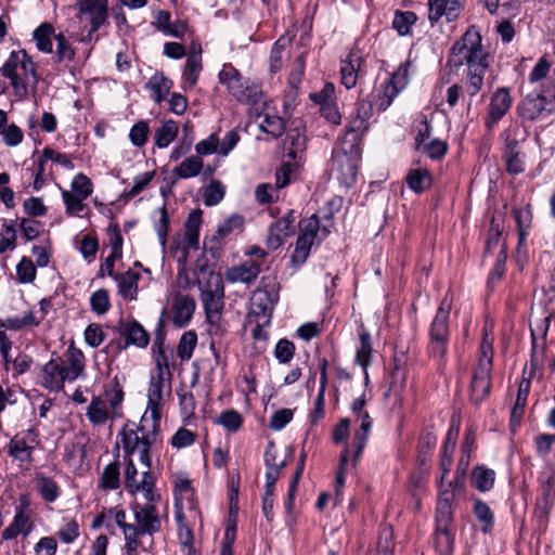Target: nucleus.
Segmentation results:
<instances>
[{
  "instance_id": "f257e3e1",
  "label": "nucleus",
  "mask_w": 555,
  "mask_h": 555,
  "mask_svg": "<svg viewBox=\"0 0 555 555\" xmlns=\"http://www.w3.org/2000/svg\"><path fill=\"white\" fill-rule=\"evenodd\" d=\"M371 116L372 104L361 102L346 126L340 145L333 151L332 171L345 188H350L356 182L362 155L361 141L369 129Z\"/></svg>"
},
{
  "instance_id": "f03ea898",
  "label": "nucleus",
  "mask_w": 555,
  "mask_h": 555,
  "mask_svg": "<svg viewBox=\"0 0 555 555\" xmlns=\"http://www.w3.org/2000/svg\"><path fill=\"white\" fill-rule=\"evenodd\" d=\"M160 421L152 415H142L139 424L127 422L119 433L122 450L126 455L138 454L141 464L151 469V454L159 441Z\"/></svg>"
},
{
  "instance_id": "7ed1b4c3",
  "label": "nucleus",
  "mask_w": 555,
  "mask_h": 555,
  "mask_svg": "<svg viewBox=\"0 0 555 555\" xmlns=\"http://www.w3.org/2000/svg\"><path fill=\"white\" fill-rule=\"evenodd\" d=\"M124 390L117 385L102 396H93L86 410V416L93 427L112 424L124 416Z\"/></svg>"
},
{
  "instance_id": "20e7f679",
  "label": "nucleus",
  "mask_w": 555,
  "mask_h": 555,
  "mask_svg": "<svg viewBox=\"0 0 555 555\" xmlns=\"http://www.w3.org/2000/svg\"><path fill=\"white\" fill-rule=\"evenodd\" d=\"M488 57L489 54L482 47L479 31L468 28L451 48L448 64L452 67H461L464 64L467 67H475L488 64Z\"/></svg>"
},
{
  "instance_id": "39448f33",
  "label": "nucleus",
  "mask_w": 555,
  "mask_h": 555,
  "mask_svg": "<svg viewBox=\"0 0 555 555\" xmlns=\"http://www.w3.org/2000/svg\"><path fill=\"white\" fill-rule=\"evenodd\" d=\"M219 82L238 102L250 106L262 102L263 93L257 81L245 78L232 64H224L218 75Z\"/></svg>"
},
{
  "instance_id": "423d86ee",
  "label": "nucleus",
  "mask_w": 555,
  "mask_h": 555,
  "mask_svg": "<svg viewBox=\"0 0 555 555\" xmlns=\"http://www.w3.org/2000/svg\"><path fill=\"white\" fill-rule=\"evenodd\" d=\"M0 73L10 80L13 93L18 99H24L28 93L27 79L31 76L37 80L36 66L25 50L12 51Z\"/></svg>"
},
{
  "instance_id": "0eeeda50",
  "label": "nucleus",
  "mask_w": 555,
  "mask_h": 555,
  "mask_svg": "<svg viewBox=\"0 0 555 555\" xmlns=\"http://www.w3.org/2000/svg\"><path fill=\"white\" fill-rule=\"evenodd\" d=\"M451 311V300L448 299V296H446L437 312L431 321L429 328H428V346L427 351L428 354L434 358L438 363H441L444 361L447 352H448V345H449V315Z\"/></svg>"
},
{
  "instance_id": "6e6552de",
  "label": "nucleus",
  "mask_w": 555,
  "mask_h": 555,
  "mask_svg": "<svg viewBox=\"0 0 555 555\" xmlns=\"http://www.w3.org/2000/svg\"><path fill=\"white\" fill-rule=\"evenodd\" d=\"M492 359V339H488V335H486L480 345V357L477 366L473 371L469 386L470 398L475 403H480L490 393Z\"/></svg>"
},
{
  "instance_id": "1a4fd4ad",
  "label": "nucleus",
  "mask_w": 555,
  "mask_h": 555,
  "mask_svg": "<svg viewBox=\"0 0 555 555\" xmlns=\"http://www.w3.org/2000/svg\"><path fill=\"white\" fill-rule=\"evenodd\" d=\"M442 500L437 503L435 548L439 555H452L454 537L450 531L452 525V495L449 492L442 494Z\"/></svg>"
},
{
  "instance_id": "9d476101",
  "label": "nucleus",
  "mask_w": 555,
  "mask_h": 555,
  "mask_svg": "<svg viewBox=\"0 0 555 555\" xmlns=\"http://www.w3.org/2000/svg\"><path fill=\"white\" fill-rule=\"evenodd\" d=\"M160 495L154 492L153 500L145 499L144 504L134 503L132 505L134 516V542H140L143 535H153L160 531L162 520L156 503Z\"/></svg>"
},
{
  "instance_id": "9b49d317",
  "label": "nucleus",
  "mask_w": 555,
  "mask_h": 555,
  "mask_svg": "<svg viewBox=\"0 0 555 555\" xmlns=\"http://www.w3.org/2000/svg\"><path fill=\"white\" fill-rule=\"evenodd\" d=\"M202 210H192L184 224V235L182 238H175L170 251L180 266H184L191 249L199 247V229L202 224Z\"/></svg>"
},
{
  "instance_id": "f8f14e48",
  "label": "nucleus",
  "mask_w": 555,
  "mask_h": 555,
  "mask_svg": "<svg viewBox=\"0 0 555 555\" xmlns=\"http://www.w3.org/2000/svg\"><path fill=\"white\" fill-rule=\"evenodd\" d=\"M224 287L222 278L217 273H209L204 284L201 283V299L206 318L211 325L220 320V311L223 307Z\"/></svg>"
},
{
  "instance_id": "ddd939ff",
  "label": "nucleus",
  "mask_w": 555,
  "mask_h": 555,
  "mask_svg": "<svg viewBox=\"0 0 555 555\" xmlns=\"http://www.w3.org/2000/svg\"><path fill=\"white\" fill-rule=\"evenodd\" d=\"M76 18L82 29L98 31L108 23V0H78Z\"/></svg>"
},
{
  "instance_id": "4468645a",
  "label": "nucleus",
  "mask_w": 555,
  "mask_h": 555,
  "mask_svg": "<svg viewBox=\"0 0 555 555\" xmlns=\"http://www.w3.org/2000/svg\"><path fill=\"white\" fill-rule=\"evenodd\" d=\"M93 192L92 181L85 175L78 173L70 183V190H62L65 212L68 216H79L86 208L83 203Z\"/></svg>"
},
{
  "instance_id": "2eb2a0df",
  "label": "nucleus",
  "mask_w": 555,
  "mask_h": 555,
  "mask_svg": "<svg viewBox=\"0 0 555 555\" xmlns=\"http://www.w3.org/2000/svg\"><path fill=\"white\" fill-rule=\"evenodd\" d=\"M319 230L320 222L315 215L300 222L299 235L296 242L295 250L291 257L293 264L298 267L306 262L311 247L315 242Z\"/></svg>"
},
{
  "instance_id": "dca6fc26",
  "label": "nucleus",
  "mask_w": 555,
  "mask_h": 555,
  "mask_svg": "<svg viewBox=\"0 0 555 555\" xmlns=\"http://www.w3.org/2000/svg\"><path fill=\"white\" fill-rule=\"evenodd\" d=\"M365 406V397L361 396L354 399L351 403V412L356 416V422L360 424L359 429L354 433L352 440L353 449V461L357 463L361 457L364 448L366 447L370 430L372 428L373 421L369 415Z\"/></svg>"
},
{
  "instance_id": "f3484780",
  "label": "nucleus",
  "mask_w": 555,
  "mask_h": 555,
  "mask_svg": "<svg viewBox=\"0 0 555 555\" xmlns=\"http://www.w3.org/2000/svg\"><path fill=\"white\" fill-rule=\"evenodd\" d=\"M172 376L151 374L147 389V408L143 415H153L160 421V409L166 397L171 395Z\"/></svg>"
},
{
  "instance_id": "a211bd4d",
  "label": "nucleus",
  "mask_w": 555,
  "mask_h": 555,
  "mask_svg": "<svg viewBox=\"0 0 555 555\" xmlns=\"http://www.w3.org/2000/svg\"><path fill=\"white\" fill-rule=\"evenodd\" d=\"M195 307V300L190 295L176 292L171 296L170 307L168 310H164L162 315H166L168 321L181 328L191 322Z\"/></svg>"
},
{
  "instance_id": "6ab92c4d",
  "label": "nucleus",
  "mask_w": 555,
  "mask_h": 555,
  "mask_svg": "<svg viewBox=\"0 0 555 555\" xmlns=\"http://www.w3.org/2000/svg\"><path fill=\"white\" fill-rule=\"evenodd\" d=\"M154 478L146 468L142 473V478L138 480V469L132 459H129L125 469V488L130 494L141 493L144 499L153 500L154 498Z\"/></svg>"
},
{
  "instance_id": "aec40b11",
  "label": "nucleus",
  "mask_w": 555,
  "mask_h": 555,
  "mask_svg": "<svg viewBox=\"0 0 555 555\" xmlns=\"http://www.w3.org/2000/svg\"><path fill=\"white\" fill-rule=\"evenodd\" d=\"M175 485V516L181 518V512L186 507L196 512L195 491L191 479L185 474H177L173 477Z\"/></svg>"
},
{
  "instance_id": "412c9836",
  "label": "nucleus",
  "mask_w": 555,
  "mask_h": 555,
  "mask_svg": "<svg viewBox=\"0 0 555 555\" xmlns=\"http://www.w3.org/2000/svg\"><path fill=\"white\" fill-rule=\"evenodd\" d=\"M466 0H428V18L431 24L439 22L443 16L452 22L460 16Z\"/></svg>"
},
{
  "instance_id": "4be33fe9",
  "label": "nucleus",
  "mask_w": 555,
  "mask_h": 555,
  "mask_svg": "<svg viewBox=\"0 0 555 555\" xmlns=\"http://www.w3.org/2000/svg\"><path fill=\"white\" fill-rule=\"evenodd\" d=\"M67 377L64 376L63 359L52 358L41 371L40 385L50 391H60L64 388Z\"/></svg>"
},
{
  "instance_id": "5701e85b",
  "label": "nucleus",
  "mask_w": 555,
  "mask_h": 555,
  "mask_svg": "<svg viewBox=\"0 0 555 555\" xmlns=\"http://www.w3.org/2000/svg\"><path fill=\"white\" fill-rule=\"evenodd\" d=\"M294 222L295 217L293 211H291L286 216L272 223L269 228V233L266 241L267 247L271 250H275L281 247L285 240L295 232Z\"/></svg>"
},
{
  "instance_id": "b1692460",
  "label": "nucleus",
  "mask_w": 555,
  "mask_h": 555,
  "mask_svg": "<svg viewBox=\"0 0 555 555\" xmlns=\"http://www.w3.org/2000/svg\"><path fill=\"white\" fill-rule=\"evenodd\" d=\"M539 483L542 496L537 503V513L540 517H546L552 508V502L555 494V473L552 467H545L539 475Z\"/></svg>"
},
{
  "instance_id": "393cba45",
  "label": "nucleus",
  "mask_w": 555,
  "mask_h": 555,
  "mask_svg": "<svg viewBox=\"0 0 555 555\" xmlns=\"http://www.w3.org/2000/svg\"><path fill=\"white\" fill-rule=\"evenodd\" d=\"M118 333L125 338V348L133 345L145 348L150 341V335L145 328L134 319L121 320L118 323Z\"/></svg>"
},
{
  "instance_id": "a878e982",
  "label": "nucleus",
  "mask_w": 555,
  "mask_h": 555,
  "mask_svg": "<svg viewBox=\"0 0 555 555\" xmlns=\"http://www.w3.org/2000/svg\"><path fill=\"white\" fill-rule=\"evenodd\" d=\"M512 98L506 88H499L491 96L486 125L492 128L511 108Z\"/></svg>"
},
{
  "instance_id": "bb28decb",
  "label": "nucleus",
  "mask_w": 555,
  "mask_h": 555,
  "mask_svg": "<svg viewBox=\"0 0 555 555\" xmlns=\"http://www.w3.org/2000/svg\"><path fill=\"white\" fill-rule=\"evenodd\" d=\"M263 107L261 111L258 109V105L253 106L251 112L255 116V122L259 128L272 137H279L284 130L283 119L279 116L269 112V106L266 102H261Z\"/></svg>"
},
{
  "instance_id": "cd10ccee",
  "label": "nucleus",
  "mask_w": 555,
  "mask_h": 555,
  "mask_svg": "<svg viewBox=\"0 0 555 555\" xmlns=\"http://www.w3.org/2000/svg\"><path fill=\"white\" fill-rule=\"evenodd\" d=\"M260 264L248 259L237 266H233L225 271L228 282L251 284L256 281L260 273Z\"/></svg>"
},
{
  "instance_id": "c85d7f7f",
  "label": "nucleus",
  "mask_w": 555,
  "mask_h": 555,
  "mask_svg": "<svg viewBox=\"0 0 555 555\" xmlns=\"http://www.w3.org/2000/svg\"><path fill=\"white\" fill-rule=\"evenodd\" d=\"M33 528L34 524L25 508L17 506L12 522L2 531V539L9 541L15 539L18 534L28 535Z\"/></svg>"
},
{
  "instance_id": "c756f323",
  "label": "nucleus",
  "mask_w": 555,
  "mask_h": 555,
  "mask_svg": "<svg viewBox=\"0 0 555 555\" xmlns=\"http://www.w3.org/2000/svg\"><path fill=\"white\" fill-rule=\"evenodd\" d=\"M64 376L68 382H74L85 372V356L82 351L73 345L68 347L63 359Z\"/></svg>"
},
{
  "instance_id": "7c9ffc66",
  "label": "nucleus",
  "mask_w": 555,
  "mask_h": 555,
  "mask_svg": "<svg viewBox=\"0 0 555 555\" xmlns=\"http://www.w3.org/2000/svg\"><path fill=\"white\" fill-rule=\"evenodd\" d=\"M521 116L529 120H537L554 113L553 108L539 93L538 95H528L520 106Z\"/></svg>"
},
{
  "instance_id": "2f4dec72",
  "label": "nucleus",
  "mask_w": 555,
  "mask_h": 555,
  "mask_svg": "<svg viewBox=\"0 0 555 555\" xmlns=\"http://www.w3.org/2000/svg\"><path fill=\"white\" fill-rule=\"evenodd\" d=\"M202 69V50L199 47L193 44L191 52L188 54L182 74V79L185 87L193 88L197 83Z\"/></svg>"
},
{
  "instance_id": "473e14b6",
  "label": "nucleus",
  "mask_w": 555,
  "mask_h": 555,
  "mask_svg": "<svg viewBox=\"0 0 555 555\" xmlns=\"http://www.w3.org/2000/svg\"><path fill=\"white\" fill-rule=\"evenodd\" d=\"M306 137L298 130H289L286 133L284 153L291 162L300 164L305 158Z\"/></svg>"
},
{
  "instance_id": "72a5a7b5",
  "label": "nucleus",
  "mask_w": 555,
  "mask_h": 555,
  "mask_svg": "<svg viewBox=\"0 0 555 555\" xmlns=\"http://www.w3.org/2000/svg\"><path fill=\"white\" fill-rule=\"evenodd\" d=\"M141 275L139 272L133 270H127L126 272L118 273L114 278L117 283L118 294L125 300H137L138 298V282Z\"/></svg>"
},
{
  "instance_id": "f704fd0d",
  "label": "nucleus",
  "mask_w": 555,
  "mask_h": 555,
  "mask_svg": "<svg viewBox=\"0 0 555 555\" xmlns=\"http://www.w3.org/2000/svg\"><path fill=\"white\" fill-rule=\"evenodd\" d=\"M363 60L358 51H351L348 56L341 62L340 75L341 83L351 89L357 85L358 73L361 68Z\"/></svg>"
},
{
  "instance_id": "c9c22d12",
  "label": "nucleus",
  "mask_w": 555,
  "mask_h": 555,
  "mask_svg": "<svg viewBox=\"0 0 555 555\" xmlns=\"http://www.w3.org/2000/svg\"><path fill=\"white\" fill-rule=\"evenodd\" d=\"M155 370L152 374L172 376L169 367L171 352L165 348L164 338L157 336L152 348Z\"/></svg>"
},
{
  "instance_id": "e433bc0d",
  "label": "nucleus",
  "mask_w": 555,
  "mask_h": 555,
  "mask_svg": "<svg viewBox=\"0 0 555 555\" xmlns=\"http://www.w3.org/2000/svg\"><path fill=\"white\" fill-rule=\"evenodd\" d=\"M114 518L116 525L122 531L127 555H133L141 544V542H134V524L127 522V515L124 509L116 511Z\"/></svg>"
},
{
  "instance_id": "4c0bfd02",
  "label": "nucleus",
  "mask_w": 555,
  "mask_h": 555,
  "mask_svg": "<svg viewBox=\"0 0 555 555\" xmlns=\"http://www.w3.org/2000/svg\"><path fill=\"white\" fill-rule=\"evenodd\" d=\"M274 302L271 298V294L264 289H257L253 293L250 298V311L256 315H261L269 321Z\"/></svg>"
},
{
  "instance_id": "58836bf2",
  "label": "nucleus",
  "mask_w": 555,
  "mask_h": 555,
  "mask_svg": "<svg viewBox=\"0 0 555 555\" xmlns=\"http://www.w3.org/2000/svg\"><path fill=\"white\" fill-rule=\"evenodd\" d=\"M172 87V81L164 76L163 73H156L146 82V89L155 103L163 102Z\"/></svg>"
},
{
  "instance_id": "ea45409f",
  "label": "nucleus",
  "mask_w": 555,
  "mask_h": 555,
  "mask_svg": "<svg viewBox=\"0 0 555 555\" xmlns=\"http://www.w3.org/2000/svg\"><path fill=\"white\" fill-rule=\"evenodd\" d=\"M488 67L489 63L475 67H467L465 90L469 96H475L481 90Z\"/></svg>"
},
{
  "instance_id": "a19ab883",
  "label": "nucleus",
  "mask_w": 555,
  "mask_h": 555,
  "mask_svg": "<svg viewBox=\"0 0 555 555\" xmlns=\"http://www.w3.org/2000/svg\"><path fill=\"white\" fill-rule=\"evenodd\" d=\"M179 131L178 122L169 119L162 124L154 133L155 145L159 149H166L176 139Z\"/></svg>"
},
{
  "instance_id": "79ce46f5",
  "label": "nucleus",
  "mask_w": 555,
  "mask_h": 555,
  "mask_svg": "<svg viewBox=\"0 0 555 555\" xmlns=\"http://www.w3.org/2000/svg\"><path fill=\"white\" fill-rule=\"evenodd\" d=\"M54 28L50 23H42L33 33L37 49L43 53L53 51L52 37L54 38Z\"/></svg>"
},
{
  "instance_id": "37998d69",
  "label": "nucleus",
  "mask_w": 555,
  "mask_h": 555,
  "mask_svg": "<svg viewBox=\"0 0 555 555\" xmlns=\"http://www.w3.org/2000/svg\"><path fill=\"white\" fill-rule=\"evenodd\" d=\"M99 488L104 491L116 490L120 486L119 462L115 461L106 465L99 479Z\"/></svg>"
},
{
  "instance_id": "c03bdc74",
  "label": "nucleus",
  "mask_w": 555,
  "mask_h": 555,
  "mask_svg": "<svg viewBox=\"0 0 555 555\" xmlns=\"http://www.w3.org/2000/svg\"><path fill=\"white\" fill-rule=\"evenodd\" d=\"M349 456H350L349 444H345L344 449L340 453V456H339V464H338V469H337V474H336V478H335V485H334L335 503H337L338 501L341 500L343 489H344L345 482H346V474L348 470Z\"/></svg>"
},
{
  "instance_id": "a18cd8bd",
  "label": "nucleus",
  "mask_w": 555,
  "mask_h": 555,
  "mask_svg": "<svg viewBox=\"0 0 555 555\" xmlns=\"http://www.w3.org/2000/svg\"><path fill=\"white\" fill-rule=\"evenodd\" d=\"M409 188L415 193H422L431 184V177L427 169H411L405 178Z\"/></svg>"
},
{
  "instance_id": "49530a36",
  "label": "nucleus",
  "mask_w": 555,
  "mask_h": 555,
  "mask_svg": "<svg viewBox=\"0 0 555 555\" xmlns=\"http://www.w3.org/2000/svg\"><path fill=\"white\" fill-rule=\"evenodd\" d=\"M203 167V159L196 155H192L186 157L177 168H175L173 172L178 178L190 179L199 175Z\"/></svg>"
},
{
  "instance_id": "de8ad7c7",
  "label": "nucleus",
  "mask_w": 555,
  "mask_h": 555,
  "mask_svg": "<svg viewBox=\"0 0 555 555\" xmlns=\"http://www.w3.org/2000/svg\"><path fill=\"white\" fill-rule=\"evenodd\" d=\"M398 93L399 92H397L396 87L385 83L382 86V88L375 90V94L373 95L374 103L366 100H364V102L371 103L372 107L375 105L379 111H386L392 103L393 99L398 95ZM361 102H363V100L357 104V107Z\"/></svg>"
},
{
  "instance_id": "09e8293b",
  "label": "nucleus",
  "mask_w": 555,
  "mask_h": 555,
  "mask_svg": "<svg viewBox=\"0 0 555 555\" xmlns=\"http://www.w3.org/2000/svg\"><path fill=\"white\" fill-rule=\"evenodd\" d=\"M495 480V473L483 466H477L472 474V485L481 492L489 491Z\"/></svg>"
},
{
  "instance_id": "8fccbe9b",
  "label": "nucleus",
  "mask_w": 555,
  "mask_h": 555,
  "mask_svg": "<svg viewBox=\"0 0 555 555\" xmlns=\"http://www.w3.org/2000/svg\"><path fill=\"white\" fill-rule=\"evenodd\" d=\"M371 353H372L371 337L367 332L363 331L360 334V346L357 350L356 360L364 369V378H365L366 383L369 380V374H367L366 369L371 361Z\"/></svg>"
},
{
  "instance_id": "3c124183",
  "label": "nucleus",
  "mask_w": 555,
  "mask_h": 555,
  "mask_svg": "<svg viewBox=\"0 0 555 555\" xmlns=\"http://www.w3.org/2000/svg\"><path fill=\"white\" fill-rule=\"evenodd\" d=\"M33 448L28 446L22 437L16 435L10 440L8 444V453L20 462H29L31 460Z\"/></svg>"
},
{
  "instance_id": "603ef678",
  "label": "nucleus",
  "mask_w": 555,
  "mask_h": 555,
  "mask_svg": "<svg viewBox=\"0 0 555 555\" xmlns=\"http://www.w3.org/2000/svg\"><path fill=\"white\" fill-rule=\"evenodd\" d=\"M54 39L56 41V62L67 63L74 61L76 56V51L69 42V39L63 33L55 35Z\"/></svg>"
},
{
  "instance_id": "864d4df0",
  "label": "nucleus",
  "mask_w": 555,
  "mask_h": 555,
  "mask_svg": "<svg viewBox=\"0 0 555 555\" xmlns=\"http://www.w3.org/2000/svg\"><path fill=\"white\" fill-rule=\"evenodd\" d=\"M36 487L47 502H54L60 495L57 483L50 477L38 475L36 477Z\"/></svg>"
},
{
  "instance_id": "5fc2aeb1",
  "label": "nucleus",
  "mask_w": 555,
  "mask_h": 555,
  "mask_svg": "<svg viewBox=\"0 0 555 555\" xmlns=\"http://www.w3.org/2000/svg\"><path fill=\"white\" fill-rule=\"evenodd\" d=\"M177 396L179 398V405L181 415L189 420L194 416L196 402L192 391L186 386H181L177 390Z\"/></svg>"
},
{
  "instance_id": "6e6d98bb",
  "label": "nucleus",
  "mask_w": 555,
  "mask_h": 555,
  "mask_svg": "<svg viewBox=\"0 0 555 555\" xmlns=\"http://www.w3.org/2000/svg\"><path fill=\"white\" fill-rule=\"evenodd\" d=\"M513 215L517 223L519 242L525 241L527 231L531 227L532 212L529 206L513 209Z\"/></svg>"
},
{
  "instance_id": "4d7b16f0",
  "label": "nucleus",
  "mask_w": 555,
  "mask_h": 555,
  "mask_svg": "<svg viewBox=\"0 0 555 555\" xmlns=\"http://www.w3.org/2000/svg\"><path fill=\"white\" fill-rule=\"evenodd\" d=\"M417 17L414 12H396L392 21V27L400 36L410 34L411 27L415 24Z\"/></svg>"
},
{
  "instance_id": "13d9d810",
  "label": "nucleus",
  "mask_w": 555,
  "mask_h": 555,
  "mask_svg": "<svg viewBox=\"0 0 555 555\" xmlns=\"http://www.w3.org/2000/svg\"><path fill=\"white\" fill-rule=\"evenodd\" d=\"M417 150L433 159H439L447 153V144L440 140L426 142L424 139H418Z\"/></svg>"
},
{
  "instance_id": "bf43d9fd",
  "label": "nucleus",
  "mask_w": 555,
  "mask_h": 555,
  "mask_svg": "<svg viewBox=\"0 0 555 555\" xmlns=\"http://www.w3.org/2000/svg\"><path fill=\"white\" fill-rule=\"evenodd\" d=\"M474 514L476 518L482 522L481 530L486 533L490 532L493 527L494 517L488 504L481 500H476L474 504Z\"/></svg>"
},
{
  "instance_id": "052dcab7",
  "label": "nucleus",
  "mask_w": 555,
  "mask_h": 555,
  "mask_svg": "<svg viewBox=\"0 0 555 555\" xmlns=\"http://www.w3.org/2000/svg\"><path fill=\"white\" fill-rule=\"evenodd\" d=\"M197 344V335L194 331H188L182 334L177 353L182 360L191 359L193 350Z\"/></svg>"
},
{
  "instance_id": "680f3d73",
  "label": "nucleus",
  "mask_w": 555,
  "mask_h": 555,
  "mask_svg": "<svg viewBox=\"0 0 555 555\" xmlns=\"http://www.w3.org/2000/svg\"><path fill=\"white\" fill-rule=\"evenodd\" d=\"M224 186L220 181H211L204 190V204L206 206H215L224 197Z\"/></svg>"
},
{
  "instance_id": "e2e57ef3",
  "label": "nucleus",
  "mask_w": 555,
  "mask_h": 555,
  "mask_svg": "<svg viewBox=\"0 0 555 555\" xmlns=\"http://www.w3.org/2000/svg\"><path fill=\"white\" fill-rule=\"evenodd\" d=\"M36 267L34 262L27 258L23 257L16 266V276L20 283L28 284L35 281L36 279Z\"/></svg>"
},
{
  "instance_id": "0e129e2a",
  "label": "nucleus",
  "mask_w": 555,
  "mask_h": 555,
  "mask_svg": "<svg viewBox=\"0 0 555 555\" xmlns=\"http://www.w3.org/2000/svg\"><path fill=\"white\" fill-rule=\"evenodd\" d=\"M40 319H37V313L27 311L22 317H12L7 319V327L14 331H20L26 326H37Z\"/></svg>"
},
{
  "instance_id": "69168bd1",
  "label": "nucleus",
  "mask_w": 555,
  "mask_h": 555,
  "mask_svg": "<svg viewBox=\"0 0 555 555\" xmlns=\"http://www.w3.org/2000/svg\"><path fill=\"white\" fill-rule=\"evenodd\" d=\"M217 423L228 431L236 433L243 425V417L235 410H227L219 415Z\"/></svg>"
},
{
  "instance_id": "338daca9",
  "label": "nucleus",
  "mask_w": 555,
  "mask_h": 555,
  "mask_svg": "<svg viewBox=\"0 0 555 555\" xmlns=\"http://www.w3.org/2000/svg\"><path fill=\"white\" fill-rule=\"evenodd\" d=\"M149 133H150L149 122L145 120H140L137 124H134L130 129V132H129L130 142L134 146L141 147L147 142Z\"/></svg>"
},
{
  "instance_id": "774afa93",
  "label": "nucleus",
  "mask_w": 555,
  "mask_h": 555,
  "mask_svg": "<svg viewBox=\"0 0 555 555\" xmlns=\"http://www.w3.org/2000/svg\"><path fill=\"white\" fill-rule=\"evenodd\" d=\"M57 535L63 543L70 544L79 537V525L74 518H65Z\"/></svg>"
}]
</instances>
